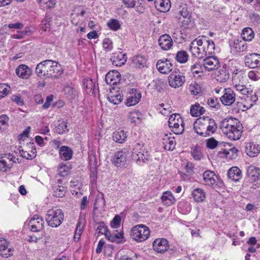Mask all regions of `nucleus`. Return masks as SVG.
I'll list each match as a JSON object with an SVG mask.
<instances>
[{"instance_id": "obj_1", "label": "nucleus", "mask_w": 260, "mask_h": 260, "mask_svg": "<svg viewBox=\"0 0 260 260\" xmlns=\"http://www.w3.org/2000/svg\"><path fill=\"white\" fill-rule=\"evenodd\" d=\"M36 72L40 77L58 78L63 72L61 66L51 60H45L39 63Z\"/></svg>"}, {"instance_id": "obj_2", "label": "nucleus", "mask_w": 260, "mask_h": 260, "mask_svg": "<svg viewBox=\"0 0 260 260\" xmlns=\"http://www.w3.org/2000/svg\"><path fill=\"white\" fill-rule=\"evenodd\" d=\"M195 132L203 137H209L217 131V125L215 120L208 116L200 117L193 123Z\"/></svg>"}, {"instance_id": "obj_3", "label": "nucleus", "mask_w": 260, "mask_h": 260, "mask_svg": "<svg viewBox=\"0 0 260 260\" xmlns=\"http://www.w3.org/2000/svg\"><path fill=\"white\" fill-rule=\"evenodd\" d=\"M242 126L236 119H229L223 120L220 125L223 134L232 140H238L242 133Z\"/></svg>"}, {"instance_id": "obj_4", "label": "nucleus", "mask_w": 260, "mask_h": 260, "mask_svg": "<svg viewBox=\"0 0 260 260\" xmlns=\"http://www.w3.org/2000/svg\"><path fill=\"white\" fill-rule=\"evenodd\" d=\"M63 212L57 208L49 209L45 215V220L48 225L52 228L58 227L63 222Z\"/></svg>"}, {"instance_id": "obj_5", "label": "nucleus", "mask_w": 260, "mask_h": 260, "mask_svg": "<svg viewBox=\"0 0 260 260\" xmlns=\"http://www.w3.org/2000/svg\"><path fill=\"white\" fill-rule=\"evenodd\" d=\"M132 238L137 242L146 240L150 236L149 228L144 224H138L134 226L131 231Z\"/></svg>"}, {"instance_id": "obj_6", "label": "nucleus", "mask_w": 260, "mask_h": 260, "mask_svg": "<svg viewBox=\"0 0 260 260\" xmlns=\"http://www.w3.org/2000/svg\"><path fill=\"white\" fill-rule=\"evenodd\" d=\"M18 153L14 152L9 153L0 156V170L6 172L11 169L14 164L19 162Z\"/></svg>"}, {"instance_id": "obj_7", "label": "nucleus", "mask_w": 260, "mask_h": 260, "mask_svg": "<svg viewBox=\"0 0 260 260\" xmlns=\"http://www.w3.org/2000/svg\"><path fill=\"white\" fill-rule=\"evenodd\" d=\"M169 126L172 128V131L177 135L181 134L184 130L183 121L180 114H172L169 119Z\"/></svg>"}, {"instance_id": "obj_8", "label": "nucleus", "mask_w": 260, "mask_h": 260, "mask_svg": "<svg viewBox=\"0 0 260 260\" xmlns=\"http://www.w3.org/2000/svg\"><path fill=\"white\" fill-rule=\"evenodd\" d=\"M221 150L218 152L219 157H226L229 159H234L237 156L238 150L235 147H233L231 144L229 143H221L219 144Z\"/></svg>"}, {"instance_id": "obj_9", "label": "nucleus", "mask_w": 260, "mask_h": 260, "mask_svg": "<svg viewBox=\"0 0 260 260\" xmlns=\"http://www.w3.org/2000/svg\"><path fill=\"white\" fill-rule=\"evenodd\" d=\"M202 39L197 38L189 45V51L192 56L199 58H204V51L202 45Z\"/></svg>"}, {"instance_id": "obj_10", "label": "nucleus", "mask_w": 260, "mask_h": 260, "mask_svg": "<svg viewBox=\"0 0 260 260\" xmlns=\"http://www.w3.org/2000/svg\"><path fill=\"white\" fill-rule=\"evenodd\" d=\"M168 79L169 85L174 88H177L184 84L186 78L181 73L175 71L170 74Z\"/></svg>"}, {"instance_id": "obj_11", "label": "nucleus", "mask_w": 260, "mask_h": 260, "mask_svg": "<svg viewBox=\"0 0 260 260\" xmlns=\"http://www.w3.org/2000/svg\"><path fill=\"white\" fill-rule=\"evenodd\" d=\"M202 64L205 70L208 72L216 70L219 67V61L218 58L213 55L206 57L204 59Z\"/></svg>"}, {"instance_id": "obj_12", "label": "nucleus", "mask_w": 260, "mask_h": 260, "mask_svg": "<svg viewBox=\"0 0 260 260\" xmlns=\"http://www.w3.org/2000/svg\"><path fill=\"white\" fill-rule=\"evenodd\" d=\"M128 154V151L126 149L117 151L112 158V164L117 167L124 165L126 161Z\"/></svg>"}, {"instance_id": "obj_13", "label": "nucleus", "mask_w": 260, "mask_h": 260, "mask_svg": "<svg viewBox=\"0 0 260 260\" xmlns=\"http://www.w3.org/2000/svg\"><path fill=\"white\" fill-rule=\"evenodd\" d=\"M30 230L34 232H38L43 229L44 226V221L43 218L35 215L32 217L29 222Z\"/></svg>"}, {"instance_id": "obj_14", "label": "nucleus", "mask_w": 260, "mask_h": 260, "mask_svg": "<svg viewBox=\"0 0 260 260\" xmlns=\"http://www.w3.org/2000/svg\"><path fill=\"white\" fill-rule=\"evenodd\" d=\"M221 102L225 106L232 105L236 100V94L230 88L224 89V93L220 98Z\"/></svg>"}, {"instance_id": "obj_15", "label": "nucleus", "mask_w": 260, "mask_h": 260, "mask_svg": "<svg viewBox=\"0 0 260 260\" xmlns=\"http://www.w3.org/2000/svg\"><path fill=\"white\" fill-rule=\"evenodd\" d=\"M83 86L85 92L89 94L95 95L98 92V86L95 81L90 78L83 80Z\"/></svg>"}, {"instance_id": "obj_16", "label": "nucleus", "mask_w": 260, "mask_h": 260, "mask_svg": "<svg viewBox=\"0 0 260 260\" xmlns=\"http://www.w3.org/2000/svg\"><path fill=\"white\" fill-rule=\"evenodd\" d=\"M169 248V242L166 239L157 238L153 242V248L157 253H164Z\"/></svg>"}, {"instance_id": "obj_17", "label": "nucleus", "mask_w": 260, "mask_h": 260, "mask_svg": "<svg viewBox=\"0 0 260 260\" xmlns=\"http://www.w3.org/2000/svg\"><path fill=\"white\" fill-rule=\"evenodd\" d=\"M141 98V93L140 91L132 89L131 91L127 95V99L125 104L127 107L136 105L139 103Z\"/></svg>"}, {"instance_id": "obj_18", "label": "nucleus", "mask_w": 260, "mask_h": 260, "mask_svg": "<svg viewBox=\"0 0 260 260\" xmlns=\"http://www.w3.org/2000/svg\"><path fill=\"white\" fill-rule=\"evenodd\" d=\"M64 95L70 99H75L78 94L77 88L72 83H66L62 88Z\"/></svg>"}, {"instance_id": "obj_19", "label": "nucleus", "mask_w": 260, "mask_h": 260, "mask_svg": "<svg viewBox=\"0 0 260 260\" xmlns=\"http://www.w3.org/2000/svg\"><path fill=\"white\" fill-rule=\"evenodd\" d=\"M245 65L250 68L260 67V54H250L247 55L245 59Z\"/></svg>"}, {"instance_id": "obj_20", "label": "nucleus", "mask_w": 260, "mask_h": 260, "mask_svg": "<svg viewBox=\"0 0 260 260\" xmlns=\"http://www.w3.org/2000/svg\"><path fill=\"white\" fill-rule=\"evenodd\" d=\"M108 100L114 105H118L121 103L123 99V94L121 91L112 88L108 94Z\"/></svg>"}, {"instance_id": "obj_21", "label": "nucleus", "mask_w": 260, "mask_h": 260, "mask_svg": "<svg viewBox=\"0 0 260 260\" xmlns=\"http://www.w3.org/2000/svg\"><path fill=\"white\" fill-rule=\"evenodd\" d=\"M162 144L163 148L169 151L174 149L176 144L174 137H171V134H163L162 136Z\"/></svg>"}, {"instance_id": "obj_22", "label": "nucleus", "mask_w": 260, "mask_h": 260, "mask_svg": "<svg viewBox=\"0 0 260 260\" xmlns=\"http://www.w3.org/2000/svg\"><path fill=\"white\" fill-rule=\"evenodd\" d=\"M172 64L167 59H159L156 63L158 71L162 74H167L172 70Z\"/></svg>"}, {"instance_id": "obj_23", "label": "nucleus", "mask_w": 260, "mask_h": 260, "mask_svg": "<svg viewBox=\"0 0 260 260\" xmlns=\"http://www.w3.org/2000/svg\"><path fill=\"white\" fill-rule=\"evenodd\" d=\"M106 83L110 85H116L121 80V74L117 71L109 72L106 75Z\"/></svg>"}, {"instance_id": "obj_24", "label": "nucleus", "mask_w": 260, "mask_h": 260, "mask_svg": "<svg viewBox=\"0 0 260 260\" xmlns=\"http://www.w3.org/2000/svg\"><path fill=\"white\" fill-rule=\"evenodd\" d=\"M158 42L159 46L163 50H169L173 44L171 37L167 34L161 35L159 38Z\"/></svg>"}, {"instance_id": "obj_25", "label": "nucleus", "mask_w": 260, "mask_h": 260, "mask_svg": "<svg viewBox=\"0 0 260 260\" xmlns=\"http://www.w3.org/2000/svg\"><path fill=\"white\" fill-rule=\"evenodd\" d=\"M27 150H19L21 156L27 159H32L36 156V149L34 143H29L27 146Z\"/></svg>"}, {"instance_id": "obj_26", "label": "nucleus", "mask_w": 260, "mask_h": 260, "mask_svg": "<svg viewBox=\"0 0 260 260\" xmlns=\"http://www.w3.org/2000/svg\"><path fill=\"white\" fill-rule=\"evenodd\" d=\"M202 43L203 48L205 50L204 57L212 56L215 50V44L213 41L204 38L202 39Z\"/></svg>"}, {"instance_id": "obj_27", "label": "nucleus", "mask_w": 260, "mask_h": 260, "mask_svg": "<svg viewBox=\"0 0 260 260\" xmlns=\"http://www.w3.org/2000/svg\"><path fill=\"white\" fill-rule=\"evenodd\" d=\"M8 242L5 239H0V255L8 258L12 255V248L8 247Z\"/></svg>"}, {"instance_id": "obj_28", "label": "nucleus", "mask_w": 260, "mask_h": 260, "mask_svg": "<svg viewBox=\"0 0 260 260\" xmlns=\"http://www.w3.org/2000/svg\"><path fill=\"white\" fill-rule=\"evenodd\" d=\"M231 47L232 51L234 52H241L245 51L247 46L244 41L236 39L231 44Z\"/></svg>"}, {"instance_id": "obj_29", "label": "nucleus", "mask_w": 260, "mask_h": 260, "mask_svg": "<svg viewBox=\"0 0 260 260\" xmlns=\"http://www.w3.org/2000/svg\"><path fill=\"white\" fill-rule=\"evenodd\" d=\"M245 152L250 157H255L259 153L260 146L254 143H249L246 146Z\"/></svg>"}, {"instance_id": "obj_30", "label": "nucleus", "mask_w": 260, "mask_h": 260, "mask_svg": "<svg viewBox=\"0 0 260 260\" xmlns=\"http://www.w3.org/2000/svg\"><path fill=\"white\" fill-rule=\"evenodd\" d=\"M17 75L23 79H28L31 75V70L25 64H21L16 70Z\"/></svg>"}, {"instance_id": "obj_31", "label": "nucleus", "mask_w": 260, "mask_h": 260, "mask_svg": "<svg viewBox=\"0 0 260 260\" xmlns=\"http://www.w3.org/2000/svg\"><path fill=\"white\" fill-rule=\"evenodd\" d=\"M112 64L116 67H121L126 61L125 54L121 52L115 53L111 58Z\"/></svg>"}, {"instance_id": "obj_32", "label": "nucleus", "mask_w": 260, "mask_h": 260, "mask_svg": "<svg viewBox=\"0 0 260 260\" xmlns=\"http://www.w3.org/2000/svg\"><path fill=\"white\" fill-rule=\"evenodd\" d=\"M155 7L160 12H168L171 8L170 0H155Z\"/></svg>"}, {"instance_id": "obj_33", "label": "nucleus", "mask_w": 260, "mask_h": 260, "mask_svg": "<svg viewBox=\"0 0 260 260\" xmlns=\"http://www.w3.org/2000/svg\"><path fill=\"white\" fill-rule=\"evenodd\" d=\"M161 199L163 204L167 206H171L176 202V199L173 194L169 191L164 192Z\"/></svg>"}, {"instance_id": "obj_34", "label": "nucleus", "mask_w": 260, "mask_h": 260, "mask_svg": "<svg viewBox=\"0 0 260 260\" xmlns=\"http://www.w3.org/2000/svg\"><path fill=\"white\" fill-rule=\"evenodd\" d=\"M203 179L207 185H212L216 182L217 176L211 171H206L203 173Z\"/></svg>"}, {"instance_id": "obj_35", "label": "nucleus", "mask_w": 260, "mask_h": 260, "mask_svg": "<svg viewBox=\"0 0 260 260\" xmlns=\"http://www.w3.org/2000/svg\"><path fill=\"white\" fill-rule=\"evenodd\" d=\"M127 137V132L123 130H118L113 133L112 135L113 140L116 143L120 144L125 142Z\"/></svg>"}, {"instance_id": "obj_36", "label": "nucleus", "mask_w": 260, "mask_h": 260, "mask_svg": "<svg viewBox=\"0 0 260 260\" xmlns=\"http://www.w3.org/2000/svg\"><path fill=\"white\" fill-rule=\"evenodd\" d=\"M228 175L230 179L236 182L238 181L242 177L241 171L237 167L231 168L228 172Z\"/></svg>"}, {"instance_id": "obj_37", "label": "nucleus", "mask_w": 260, "mask_h": 260, "mask_svg": "<svg viewBox=\"0 0 260 260\" xmlns=\"http://www.w3.org/2000/svg\"><path fill=\"white\" fill-rule=\"evenodd\" d=\"M60 158L64 160H68L71 159L73 155L72 149L66 146H61L59 151Z\"/></svg>"}, {"instance_id": "obj_38", "label": "nucleus", "mask_w": 260, "mask_h": 260, "mask_svg": "<svg viewBox=\"0 0 260 260\" xmlns=\"http://www.w3.org/2000/svg\"><path fill=\"white\" fill-rule=\"evenodd\" d=\"M247 174L251 180H257L260 176V169L254 166H250L247 169Z\"/></svg>"}, {"instance_id": "obj_39", "label": "nucleus", "mask_w": 260, "mask_h": 260, "mask_svg": "<svg viewBox=\"0 0 260 260\" xmlns=\"http://www.w3.org/2000/svg\"><path fill=\"white\" fill-rule=\"evenodd\" d=\"M191 195L194 200L197 202H202L206 198V193L204 190L200 188L193 189Z\"/></svg>"}, {"instance_id": "obj_40", "label": "nucleus", "mask_w": 260, "mask_h": 260, "mask_svg": "<svg viewBox=\"0 0 260 260\" xmlns=\"http://www.w3.org/2000/svg\"><path fill=\"white\" fill-rule=\"evenodd\" d=\"M128 119L132 123L138 124L141 122L142 114L138 110H134L129 113Z\"/></svg>"}, {"instance_id": "obj_41", "label": "nucleus", "mask_w": 260, "mask_h": 260, "mask_svg": "<svg viewBox=\"0 0 260 260\" xmlns=\"http://www.w3.org/2000/svg\"><path fill=\"white\" fill-rule=\"evenodd\" d=\"M124 238L123 233L122 232H119L116 230L113 234H111L110 232L106 235V238L108 240L112 242L119 243L121 239Z\"/></svg>"}, {"instance_id": "obj_42", "label": "nucleus", "mask_w": 260, "mask_h": 260, "mask_svg": "<svg viewBox=\"0 0 260 260\" xmlns=\"http://www.w3.org/2000/svg\"><path fill=\"white\" fill-rule=\"evenodd\" d=\"M205 111L204 108L200 106V104L198 103H196L190 107V113L191 116L193 117L199 116L203 114Z\"/></svg>"}, {"instance_id": "obj_43", "label": "nucleus", "mask_w": 260, "mask_h": 260, "mask_svg": "<svg viewBox=\"0 0 260 260\" xmlns=\"http://www.w3.org/2000/svg\"><path fill=\"white\" fill-rule=\"evenodd\" d=\"M229 77L230 74L228 71L225 68H222L218 71L216 79L220 82H224L229 79Z\"/></svg>"}, {"instance_id": "obj_44", "label": "nucleus", "mask_w": 260, "mask_h": 260, "mask_svg": "<svg viewBox=\"0 0 260 260\" xmlns=\"http://www.w3.org/2000/svg\"><path fill=\"white\" fill-rule=\"evenodd\" d=\"M254 32L252 29L249 27L244 28L241 34V37L245 42L250 41L254 38Z\"/></svg>"}, {"instance_id": "obj_45", "label": "nucleus", "mask_w": 260, "mask_h": 260, "mask_svg": "<svg viewBox=\"0 0 260 260\" xmlns=\"http://www.w3.org/2000/svg\"><path fill=\"white\" fill-rule=\"evenodd\" d=\"M180 24L181 27L183 29H189L193 26L194 19L190 16L187 18H185L178 21Z\"/></svg>"}, {"instance_id": "obj_46", "label": "nucleus", "mask_w": 260, "mask_h": 260, "mask_svg": "<svg viewBox=\"0 0 260 260\" xmlns=\"http://www.w3.org/2000/svg\"><path fill=\"white\" fill-rule=\"evenodd\" d=\"M132 61L137 68L143 67L146 63V59L141 55L135 56L132 58Z\"/></svg>"}, {"instance_id": "obj_47", "label": "nucleus", "mask_w": 260, "mask_h": 260, "mask_svg": "<svg viewBox=\"0 0 260 260\" xmlns=\"http://www.w3.org/2000/svg\"><path fill=\"white\" fill-rule=\"evenodd\" d=\"M149 155L147 151L145 150H142L140 152L136 155V156L132 157L133 158L137 161H142L145 162L148 160Z\"/></svg>"}, {"instance_id": "obj_48", "label": "nucleus", "mask_w": 260, "mask_h": 260, "mask_svg": "<svg viewBox=\"0 0 260 260\" xmlns=\"http://www.w3.org/2000/svg\"><path fill=\"white\" fill-rule=\"evenodd\" d=\"M188 89L190 93L194 95H197L202 92L200 85L196 82H192L189 84Z\"/></svg>"}, {"instance_id": "obj_49", "label": "nucleus", "mask_w": 260, "mask_h": 260, "mask_svg": "<svg viewBox=\"0 0 260 260\" xmlns=\"http://www.w3.org/2000/svg\"><path fill=\"white\" fill-rule=\"evenodd\" d=\"M175 58L178 62L183 63L187 61L188 55L185 51L181 50L177 53Z\"/></svg>"}, {"instance_id": "obj_50", "label": "nucleus", "mask_w": 260, "mask_h": 260, "mask_svg": "<svg viewBox=\"0 0 260 260\" xmlns=\"http://www.w3.org/2000/svg\"><path fill=\"white\" fill-rule=\"evenodd\" d=\"M83 231V225L80 221H78L74 233V239L75 242H78L80 239Z\"/></svg>"}, {"instance_id": "obj_51", "label": "nucleus", "mask_w": 260, "mask_h": 260, "mask_svg": "<svg viewBox=\"0 0 260 260\" xmlns=\"http://www.w3.org/2000/svg\"><path fill=\"white\" fill-rule=\"evenodd\" d=\"M67 123L64 121H59L56 126L55 132L59 134H62L68 131Z\"/></svg>"}, {"instance_id": "obj_52", "label": "nucleus", "mask_w": 260, "mask_h": 260, "mask_svg": "<svg viewBox=\"0 0 260 260\" xmlns=\"http://www.w3.org/2000/svg\"><path fill=\"white\" fill-rule=\"evenodd\" d=\"M107 25L111 30L113 31H117L120 29L121 24L118 20L115 19H111L108 21Z\"/></svg>"}, {"instance_id": "obj_53", "label": "nucleus", "mask_w": 260, "mask_h": 260, "mask_svg": "<svg viewBox=\"0 0 260 260\" xmlns=\"http://www.w3.org/2000/svg\"><path fill=\"white\" fill-rule=\"evenodd\" d=\"M9 118L6 114L0 116V131H4L8 126Z\"/></svg>"}, {"instance_id": "obj_54", "label": "nucleus", "mask_w": 260, "mask_h": 260, "mask_svg": "<svg viewBox=\"0 0 260 260\" xmlns=\"http://www.w3.org/2000/svg\"><path fill=\"white\" fill-rule=\"evenodd\" d=\"M191 154L193 158L197 160H200L203 157L200 148L198 146L192 148Z\"/></svg>"}, {"instance_id": "obj_55", "label": "nucleus", "mask_w": 260, "mask_h": 260, "mask_svg": "<svg viewBox=\"0 0 260 260\" xmlns=\"http://www.w3.org/2000/svg\"><path fill=\"white\" fill-rule=\"evenodd\" d=\"M180 16L178 17V21L187 18L191 16V12L188 10L186 7H183L179 12Z\"/></svg>"}, {"instance_id": "obj_56", "label": "nucleus", "mask_w": 260, "mask_h": 260, "mask_svg": "<svg viewBox=\"0 0 260 260\" xmlns=\"http://www.w3.org/2000/svg\"><path fill=\"white\" fill-rule=\"evenodd\" d=\"M44 8L50 9L55 5V0H37Z\"/></svg>"}, {"instance_id": "obj_57", "label": "nucleus", "mask_w": 260, "mask_h": 260, "mask_svg": "<svg viewBox=\"0 0 260 260\" xmlns=\"http://www.w3.org/2000/svg\"><path fill=\"white\" fill-rule=\"evenodd\" d=\"M243 76L241 72H236V73H234L232 76V81L233 85H235L237 84H240L242 83V80L243 79Z\"/></svg>"}, {"instance_id": "obj_58", "label": "nucleus", "mask_w": 260, "mask_h": 260, "mask_svg": "<svg viewBox=\"0 0 260 260\" xmlns=\"http://www.w3.org/2000/svg\"><path fill=\"white\" fill-rule=\"evenodd\" d=\"M10 87L6 84H0V100L8 94Z\"/></svg>"}, {"instance_id": "obj_59", "label": "nucleus", "mask_w": 260, "mask_h": 260, "mask_svg": "<svg viewBox=\"0 0 260 260\" xmlns=\"http://www.w3.org/2000/svg\"><path fill=\"white\" fill-rule=\"evenodd\" d=\"M88 159L90 169H97L98 161L95 154H90L89 155Z\"/></svg>"}, {"instance_id": "obj_60", "label": "nucleus", "mask_w": 260, "mask_h": 260, "mask_svg": "<svg viewBox=\"0 0 260 260\" xmlns=\"http://www.w3.org/2000/svg\"><path fill=\"white\" fill-rule=\"evenodd\" d=\"M66 193V188L62 186H58L54 190V196L57 198H62Z\"/></svg>"}, {"instance_id": "obj_61", "label": "nucleus", "mask_w": 260, "mask_h": 260, "mask_svg": "<svg viewBox=\"0 0 260 260\" xmlns=\"http://www.w3.org/2000/svg\"><path fill=\"white\" fill-rule=\"evenodd\" d=\"M143 144L142 143H135L134 145V148L132 151V157L136 156V155L140 152L142 150H145L143 149Z\"/></svg>"}, {"instance_id": "obj_62", "label": "nucleus", "mask_w": 260, "mask_h": 260, "mask_svg": "<svg viewBox=\"0 0 260 260\" xmlns=\"http://www.w3.org/2000/svg\"><path fill=\"white\" fill-rule=\"evenodd\" d=\"M218 142L214 138H211L206 140V146L207 148L213 149L218 146Z\"/></svg>"}, {"instance_id": "obj_63", "label": "nucleus", "mask_w": 260, "mask_h": 260, "mask_svg": "<svg viewBox=\"0 0 260 260\" xmlns=\"http://www.w3.org/2000/svg\"><path fill=\"white\" fill-rule=\"evenodd\" d=\"M97 231L99 233L105 235L106 237V235L109 234L107 227L105 225L104 222H100L97 228Z\"/></svg>"}, {"instance_id": "obj_64", "label": "nucleus", "mask_w": 260, "mask_h": 260, "mask_svg": "<svg viewBox=\"0 0 260 260\" xmlns=\"http://www.w3.org/2000/svg\"><path fill=\"white\" fill-rule=\"evenodd\" d=\"M50 17H46L41 22V27L43 31H46L50 27Z\"/></svg>"}]
</instances>
